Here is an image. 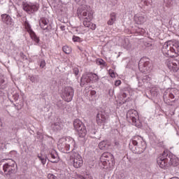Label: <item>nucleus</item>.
Wrapping results in <instances>:
<instances>
[{
    "label": "nucleus",
    "instance_id": "obj_26",
    "mask_svg": "<svg viewBox=\"0 0 179 179\" xmlns=\"http://www.w3.org/2000/svg\"><path fill=\"white\" fill-rule=\"evenodd\" d=\"M29 36H30L31 40L35 41V43L36 44H38V43H40V37L37 36V35L36 34V32L34 31V32L29 34Z\"/></svg>",
    "mask_w": 179,
    "mask_h": 179
},
{
    "label": "nucleus",
    "instance_id": "obj_48",
    "mask_svg": "<svg viewBox=\"0 0 179 179\" xmlns=\"http://www.w3.org/2000/svg\"><path fill=\"white\" fill-rule=\"evenodd\" d=\"M120 85H121V80H116L115 83V86H120Z\"/></svg>",
    "mask_w": 179,
    "mask_h": 179
},
{
    "label": "nucleus",
    "instance_id": "obj_30",
    "mask_svg": "<svg viewBox=\"0 0 179 179\" xmlns=\"http://www.w3.org/2000/svg\"><path fill=\"white\" fill-rule=\"evenodd\" d=\"M7 82L2 78H0V89H6Z\"/></svg>",
    "mask_w": 179,
    "mask_h": 179
},
{
    "label": "nucleus",
    "instance_id": "obj_17",
    "mask_svg": "<svg viewBox=\"0 0 179 179\" xmlns=\"http://www.w3.org/2000/svg\"><path fill=\"white\" fill-rule=\"evenodd\" d=\"M73 167H75V169H80V167L83 166V159L80 155L75 156L74 159H73Z\"/></svg>",
    "mask_w": 179,
    "mask_h": 179
},
{
    "label": "nucleus",
    "instance_id": "obj_52",
    "mask_svg": "<svg viewBox=\"0 0 179 179\" xmlns=\"http://www.w3.org/2000/svg\"><path fill=\"white\" fill-rule=\"evenodd\" d=\"M83 16H87V12H86V11L83 12Z\"/></svg>",
    "mask_w": 179,
    "mask_h": 179
},
{
    "label": "nucleus",
    "instance_id": "obj_56",
    "mask_svg": "<svg viewBox=\"0 0 179 179\" xmlns=\"http://www.w3.org/2000/svg\"><path fill=\"white\" fill-rule=\"evenodd\" d=\"M3 160H8L7 159H3Z\"/></svg>",
    "mask_w": 179,
    "mask_h": 179
},
{
    "label": "nucleus",
    "instance_id": "obj_43",
    "mask_svg": "<svg viewBox=\"0 0 179 179\" xmlns=\"http://www.w3.org/2000/svg\"><path fill=\"white\" fill-rule=\"evenodd\" d=\"M58 108H64V103L62 101H58L57 103Z\"/></svg>",
    "mask_w": 179,
    "mask_h": 179
},
{
    "label": "nucleus",
    "instance_id": "obj_7",
    "mask_svg": "<svg viewBox=\"0 0 179 179\" xmlns=\"http://www.w3.org/2000/svg\"><path fill=\"white\" fill-rule=\"evenodd\" d=\"M22 9L28 15H34L36 12H38V9H40V5L37 3H22Z\"/></svg>",
    "mask_w": 179,
    "mask_h": 179
},
{
    "label": "nucleus",
    "instance_id": "obj_12",
    "mask_svg": "<svg viewBox=\"0 0 179 179\" xmlns=\"http://www.w3.org/2000/svg\"><path fill=\"white\" fill-rule=\"evenodd\" d=\"M165 64L171 72H178L179 70V62L177 59H167Z\"/></svg>",
    "mask_w": 179,
    "mask_h": 179
},
{
    "label": "nucleus",
    "instance_id": "obj_45",
    "mask_svg": "<svg viewBox=\"0 0 179 179\" xmlns=\"http://www.w3.org/2000/svg\"><path fill=\"white\" fill-rule=\"evenodd\" d=\"M48 179H55V178H57V177L55 176H54V174L49 173L48 175Z\"/></svg>",
    "mask_w": 179,
    "mask_h": 179
},
{
    "label": "nucleus",
    "instance_id": "obj_11",
    "mask_svg": "<svg viewBox=\"0 0 179 179\" xmlns=\"http://www.w3.org/2000/svg\"><path fill=\"white\" fill-rule=\"evenodd\" d=\"M138 68L141 72L143 73H146L147 72L150 71V69L152 68V64L149 60H145V59H141L138 63Z\"/></svg>",
    "mask_w": 179,
    "mask_h": 179
},
{
    "label": "nucleus",
    "instance_id": "obj_49",
    "mask_svg": "<svg viewBox=\"0 0 179 179\" xmlns=\"http://www.w3.org/2000/svg\"><path fill=\"white\" fill-rule=\"evenodd\" d=\"M91 30H96V24H92L91 25Z\"/></svg>",
    "mask_w": 179,
    "mask_h": 179
},
{
    "label": "nucleus",
    "instance_id": "obj_42",
    "mask_svg": "<svg viewBox=\"0 0 179 179\" xmlns=\"http://www.w3.org/2000/svg\"><path fill=\"white\" fill-rule=\"evenodd\" d=\"M22 13L17 11V12L16 13L15 19H17V20H19V19H20V17H22Z\"/></svg>",
    "mask_w": 179,
    "mask_h": 179
},
{
    "label": "nucleus",
    "instance_id": "obj_50",
    "mask_svg": "<svg viewBox=\"0 0 179 179\" xmlns=\"http://www.w3.org/2000/svg\"><path fill=\"white\" fill-rule=\"evenodd\" d=\"M60 29H61V30H62V31H65V26H64V25H62V26L60 27Z\"/></svg>",
    "mask_w": 179,
    "mask_h": 179
},
{
    "label": "nucleus",
    "instance_id": "obj_29",
    "mask_svg": "<svg viewBox=\"0 0 179 179\" xmlns=\"http://www.w3.org/2000/svg\"><path fill=\"white\" fill-rule=\"evenodd\" d=\"M99 76L96 73H91V81L92 83L99 82Z\"/></svg>",
    "mask_w": 179,
    "mask_h": 179
},
{
    "label": "nucleus",
    "instance_id": "obj_47",
    "mask_svg": "<svg viewBox=\"0 0 179 179\" xmlns=\"http://www.w3.org/2000/svg\"><path fill=\"white\" fill-rule=\"evenodd\" d=\"M124 48H126V50H131V43H128L127 45H124Z\"/></svg>",
    "mask_w": 179,
    "mask_h": 179
},
{
    "label": "nucleus",
    "instance_id": "obj_24",
    "mask_svg": "<svg viewBox=\"0 0 179 179\" xmlns=\"http://www.w3.org/2000/svg\"><path fill=\"white\" fill-rule=\"evenodd\" d=\"M24 26L25 27V30H27V33L29 34L33 33L34 31H33V29H31V25H30V23H29V21L26 20L24 22Z\"/></svg>",
    "mask_w": 179,
    "mask_h": 179
},
{
    "label": "nucleus",
    "instance_id": "obj_6",
    "mask_svg": "<svg viewBox=\"0 0 179 179\" xmlns=\"http://www.w3.org/2000/svg\"><path fill=\"white\" fill-rule=\"evenodd\" d=\"M177 94H179V91L177 89L170 88L166 90L163 96L164 101L166 104H170L173 99H176Z\"/></svg>",
    "mask_w": 179,
    "mask_h": 179
},
{
    "label": "nucleus",
    "instance_id": "obj_36",
    "mask_svg": "<svg viewBox=\"0 0 179 179\" xmlns=\"http://www.w3.org/2000/svg\"><path fill=\"white\" fill-rule=\"evenodd\" d=\"M96 64L97 65H101L102 66H106L107 63L103 60L102 59H96Z\"/></svg>",
    "mask_w": 179,
    "mask_h": 179
},
{
    "label": "nucleus",
    "instance_id": "obj_55",
    "mask_svg": "<svg viewBox=\"0 0 179 179\" xmlns=\"http://www.w3.org/2000/svg\"><path fill=\"white\" fill-rule=\"evenodd\" d=\"M89 15H90V13H88V17H89Z\"/></svg>",
    "mask_w": 179,
    "mask_h": 179
},
{
    "label": "nucleus",
    "instance_id": "obj_40",
    "mask_svg": "<svg viewBox=\"0 0 179 179\" xmlns=\"http://www.w3.org/2000/svg\"><path fill=\"white\" fill-rule=\"evenodd\" d=\"M108 73H109L110 78H115V75H117L115 73V72H114V70H113V69H109Z\"/></svg>",
    "mask_w": 179,
    "mask_h": 179
},
{
    "label": "nucleus",
    "instance_id": "obj_18",
    "mask_svg": "<svg viewBox=\"0 0 179 179\" xmlns=\"http://www.w3.org/2000/svg\"><path fill=\"white\" fill-rule=\"evenodd\" d=\"M1 21L5 24H7V26H12L13 25V20L12 19V17L9 15L8 14H2L1 15Z\"/></svg>",
    "mask_w": 179,
    "mask_h": 179
},
{
    "label": "nucleus",
    "instance_id": "obj_31",
    "mask_svg": "<svg viewBox=\"0 0 179 179\" xmlns=\"http://www.w3.org/2000/svg\"><path fill=\"white\" fill-rule=\"evenodd\" d=\"M99 148L101 150H106L107 149V143L106 141H101L99 144Z\"/></svg>",
    "mask_w": 179,
    "mask_h": 179
},
{
    "label": "nucleus",
    "instance_id": "obj_39",
    "mask_svg": "<svg viewBox=\"0 0 179 179\" xmlns=\"http://www.w3.org/2000/svg\"><path fill=\"white\" fill-rule=\"evenodd\" d=\"M73 41L74 43H81L82 38H80L79 36H73Z\"/></svg>",
    "mask_w": 179,
    "mask_h": 179
},
{
    "label": "nucleus",
    "instance_id": "obj_21",
    "mask_svg": "<svg viewBox=\"0 0 179 179\" xmlns=\"http://www.w3.org/2000/svg\"><path fill=\"white\" fill-rule=\"evenodd\" d=\"M49 157H51L52 160L50 162L51 163H58L59 162V156H58V152L55 151V150H52L49 151Z\"/></svg>",
    "mask_w": 179,
    "mask_h": 179
},
{
    "label": "nucleus",
    "instance_id": "obj_2",
    "mask_svg": "<svg viewBox=\"0 0 179 179\" xmlns=\"http://www.w3.org/2000/svg\"><path fill=\"white\" fill-rule=\"evenodd\" d=\"M130 143L133 144L134 146H136L135 150H134V152L137 155L143 153L146 149V142H145V141H143V138L140 136H134L132 137L130 140Z\"/></svg>",
    "mask_w": 179,
    "mask_h": 179
},
{
    "label": "nucleus",
    "instance_id": "obj_27",
    "mask_svg": "<svg viewBox=\"0 0 179 179\" xmlns=\"http://www.w3.org/2000/svg\"><path fill=\"white\" fill-rule=\"evenodd\" d=\"M62 123L59 122H56L51 125V128L53 131H60Z\"/></svg>",
    "mask_w": 179,
    "mask_h": 179
},
{
    "label": "nucleus",
    "instance_id": "obj_9",
    "mask_svg": "<svg viewBox=\"0 0 179 179\" xmlns=\"http://www.w3.org/2000/svg\"><path fill=\"white\" fill-rule=\"evenodd\" d=\"M74 94L75 90L72 87H65L63 90V99L64 101H66L67 103L72 101Z\"/></svg>",
    "mask_w": 179,
    "mask_h": 179
},
{
    "label": "nucleus",
    "instance_id": "obj_1",
    "mask_svg": "<svg viewBox=\"0 0 179 179\" xmlns=\"http://www.w3.org/2000/svg\"><path fill=\"white\" fill-rule=\"evenodd\" d=\"M161 51L166 58H177L179 57V43L176 41H167L163 44Z\"/></svg>",
    "mask_w": 179,
    "mask_h": 179
},
{
    "label": "nucleus",
    "instance_id": "obj_5",
    "mask_svg": "<svg viewBox=\"0 0 179 179\" xmlns=\"http://www.w3.org/2000/svg\"><path fill=\"white\" fill-rule=\"evenodd\" d=\"M73 127L76 129L79 138H85L87 134V130H86V126L83 124V122L79 119H76L73 121Z\"/></svg>",
    "mask_w": 179,
    "mask_h": 179
},
{
    "label": "nucleus",
    "instance_id": "obj_53",
    "mask_svg": "<svg viewBox=\"0 0 179 179\" xmlns=\"http://www.w3.org/2000/svg\"><path fill=\"white\" fill-rule=\"evenodd\" d=\"M122 96L124 99H125L127 97V94L123 93Z\"/></svg>",
    "mask_w": 179,
    "mask_h": 179
},
{
    "label": "nucleus",
    "instance_id": "obj_4",
    "mask_svg": "<svg viewBox=\"0 0 179 179\" xmlns=\"http://www.w3.org/2000/svg\"><path fill=\"white\" fill-rule=\"evenodd\" d=\"M100 161L104 167H113L115 164L114 155L110 152H103L100 157Z\"/></svg>",
    "mask_w": 179,
    "mask_h": 179
},
{
    "label": "nucleus",
    "instance_id": "obj_25",
    "mask_svg": "<svg viewBox=\"0 0 179 179\" xmlns=\"http://www.w3.org/2000/svg\"><path fill=\"white\" fill-rule=\"evenodd\" d=\"M29 36H30L31 40L35 41V43L36 44H38V43H40V37L37 36V35L36 34V32L34 31V32L29 34Z\"/></svg>",
    "mask_w": 179,
    "mask_h": 179
},
{
    "label": "nucleus",
    "instance_id": "obj_23",
    "mask_svg": "<svg viewBox=\"0 0 179 179\" xmlns=\"http://www.w3.org/2000/svg\"><path fill=\"white\" fill-rule=\"evenodd\" d=\"M63 144L59 145L60 151L62 153H71V147L68 146L65 143H62Z\"/></svg>",
    "mask_w": 179,
    "mask_h": 179
},
{
    "label": "nucleus",
    "instance_id": "obj_38",
    "mask_svg": "<svg viewBox=\"0 0 179 179\" xmlns=\"http://www.w3.org/2000/svg\"><path fill=\"white\" fill-rule=\"evenodd\" d=\"M63 51L65 52V54H71V48H69L67 45H65L62 48Z\"/></svg>",
    "mask_w": 179,
    "mask_h": 179
},
{
    "label": "nucleus",
    "instance_id": "obj_19",
    "mask_svg": "<svg viewBox=\"0 0 179 179\" xmlns=\"http://www.w3.org/2000/svg\"><path fill=\"white\" fill-rule=\"evenodd\" d=\"M134 22L136 24H143L146 22V17L143 14L137 13L134 17Z\"/></svg>",
    "mask_w": 179,
    "mask_h": 179
},
{
    "label": "nucleus",
    "instance_id": "obj_54",
    "mask_svg": "<svg viewBox=\"0 0 179 179\" xmlns=\"http://www.w3.org/2000/svg\"><path fill=\"white\" fill-rule=\"evenodd\" d=\"M77 2H79V1H80V0H76Z\"/></svg>",
    "mask_w": 179,
    "mask_h": 179
},
{
    "label": "nucleus",
    "instance_id": "obj_14",
    "mask_svg": "<svg viewBox=\"0 0 179 179\" xmlns=\"http://www.w3.org/2000/svg\"><path fill=\"white\" fill-rule=\"evenodd\" d=\"M50 21L45 17H41L39 20V26L42 30H46V31H51L52 30V26L51 24L48 25Z\"/></svg>",
    "mask_w": 179,
    "mask_h": 179
},
{
    "label": "nucleus",
    "instance_id": "obj_35",
    "mask_svg": "<svg viewBox=\"0 0 179 179\" xmlns=\"http://www.w3.org/2000/svg\"><path fill=\"white\" fill-rule=\"evenodd\" d=\"M83 24L85 26V27H90V19L85 17L84 21H83Z\"/></svg>",
    "mask_w": 179,
    "mask_h": 179
},
{
    "label": "nucleus",
    "instance_id": "obj_22",
    "mask_svg": "<svg viewBox=\"0 0 179 179\" xmlns=\"http://www.w3.org/2000/svg\"><path fill=\"white\" fill-rule=\"evenodd\" d=\"M117 21V13H111L110 14V19L107 22V24H108V26H113V24H114V23H115V22Z\"/></svg>",
    "mask_w": 179,
    "mask_h": 179
},
{
    "label": "nucleus",
    "instance_id": "obj_3",
    "mask_svg": "<svg viewBox=\"0 0 179 179\" xmlns=\"http://www.w3.org/2000/svg\"><path fill=\"white\" fill-rule=\"evenodd\" d=\"M8 160V162L3 165V170L6 173V176L16 174L17 173V165L16 162L12 159H9Z\"/></svg>",
    "mask_w": 179,
    "mask_h": 179
},
{
    "label": "nucleus",
    "instance_id": "obj_8",
    "mask_svg": "<svg viewBox=\"0 0 179 179\" xmlns=\"http://www.w3.org/2000/svg\"><path fill=\"white\" fill-rule=\"evenodd\" d=\"M138 118L139 115H138V111L136 110H130L127 113V121H131L132 124L139 128L141 127V123H138Z\"/></svg>",
    "mask_w": 179,
    "mask_h": 179
},
{
    "label": "nucleus",
    "instance_id": "obj_32",
    "mask_svg": "<svg viewBox=\"0 0 179 179\" xmlns=\"http://www.w3.org/2000/svg\"><path fill=\"white\" fill-rule=\"evenodd\" d=\"M37 157H38V159H39V160L41 161V163H42V164H43V166H44V164H45V163H47V159H48V157H45L44 158V157L41 156V155H37Z\"/></svg>",
    "mask_w": 179,
    "mask_h": 179
},
{
    "label": "nucleus",
    "instance_id": "obj_46",
    "mask_svg": "<svg viewBox=\"0 0 179 179\" xmlns=\"http://www.w3.org/2000/svg\"><path fill=\"white\" fill-rule=\"evenodd\" d=\"M20 57L22 59H27V57L23 52H20Z\"/></svg>",
    "mask_w": 179,
    "mask_h": 179
},
{
    "label": "nucleus",
    "instance_id": "obj_13",
    "mask_svg": "<svg viewBox=\"0 0 179 179\" xmlns=\"http://www.w3.org/2000/svg\"><path fill=\"white\" fill-rule=\"evenodd\" d=\"M59 143H66L71 149V151L75 150V145H76L75 140L71 137H64L59 140Z\"/></svg>",
    "mask_w": 179,
    "mask_h": 179
},
{
    "label": "nucleus",
    "instance_id": "obj_41",
    "mask_svg": "<svg viewBox=\"0 0 179 179\" xmlns=\"http://www.w3.org/2000/svg\"><path fill=\"white\" fill-rule=\"evenodd\" d=\"M45 60L44 59H41V62H40V64H39V66L40 68H44V66H45Z\"/></svg>",
    "mask_w": 179,
    "mask_h": 179
},
{
    "label": "nucleus",
    "instance_id": "obj_10",
    "mask_svg": "<svg viewBox=\"0 0 179 179\" xmlns=\"http://www.w3.org/2000/svg\"><path fill=\"white\" fill-rule=\"evenodd\" d=\"M81 83H80V86H85V94L86 97H90V85H89V83H90V76L89 75H85L83 76V77L80 79Z\"/></svg>",
    "mask_w": 179,
    "mask_h": 179
},
{
    "label": "nucleus",
    "instance_id": "obj_37",
    "mask_svg": "<svg viewBox=\"0 0 179 179\" xmlns=\"http://www.w3.org/2000/svg\"><path fill=\"white\" fill-rule=\"evenodd\" d=\"M138 4L140 6H148L149 2H148V0H138Z\"/></svg>",
    "mask_w": 179,
    "mask_h": 179
},
{
    "label": "nucleus",
    "instance_id": "obj_28",
    "mask_svg": "<svg viewBox=\"0 0 179 179\" xmlns=\"http://www.w3.org/2000/svg\"><path fill=\"white\" fill-rule=\"evenodd\" d=\"M29 79L32 83L39 82L40 77L38 76H29Z\"/></svg>",
    "mask_w": 179,
    "mask_h": 179
},
{
    "label": "nucleus",
    "instance_id": "obj_20",
    "mask_svg": "<svg viewBox=\"0 0 179 179\" xmlns=\"http://www.w3.org/2000/svg\"><path fill=\"white\" fill-rule=\"evenodd\" d=\"M169 167L171 166H173V167H177V166H179V159L176 155L171 154L169 155Z\"/></svg>",
    "mask_w": 179,
    "mask_h": 179
},
{
    "label": "nucleus",
    "instance_id": "obj_16",
    "mask_svg": "<svg viewBox=\"0 0 179 179\" xmlns=\"http://www.w3.org/2000/svg\"><path fill=\"white\" fill-rule=\"evenodd\" d=\"M157 164L161 169H167L170 167V164L169 162V159L164 158V157H159L157 160Z\"/></svg>",
    "mask_w": 179,
    "mask_h": 179
},
{
    "label": "nucleus",
    "instance_id": "obj_44",
    "mask_svg": "<svg viewBox=\"0 0 179 179\" xmlns=\"http://www.w3.org/2000/svg\"><path fill=\"white\" fill-rule=\"evenodd\" d=\"M13 97L15 101H17V100H19V93H15L14 95H13Z\"/></svg>",
    "mask_w": 179,
    "mask_h": 179
},
{
    "label": "nucleus",
    "instance_id": "obj_33",
    "mask_svg": "<svg viewBox=\"0 0 179 179\" xmlns=\"http://www.w3.org/2000/svg\"><path fill=\"white\" fill-rule=\"evenodd\" d=\"M135 33H137V34H139L140 36H143V34L146 33V31L143 28H138L137 29H136Z\"/></svg>",
    "mask_w": 179,
    "mask_h": 179
},
{
    "label": "nucleus",
    "instance_id": "obj_15",
    "mask_svg": "<svg viewBox=\"0 0 179 179\" xmlns=\"http://www.w3.org/2000/svg\"><path fill=\"white\" fill-rule=\"evenodd\" d=\"M96 121L98 125H104V124L107 122V116H106V113L103 111L99 112L96 115Z\"/></svg>",
    "mask_w": 179,
    "mask_h": 179
},
{
    "label": "nucleus",
    "instance_id": "obj_34",
    "mask_svg": "<svg viewBox=\"0 0 179 179\" xmlns=\"http://www.w3.org/2000/svg\"><path fill=\"white\" fill-rule=\"evenodd\" d=\"M73 73L75 75L76 79H79V68L74 67L73 69Z\"/></svg>",
    "mask_w": 179,
    "mask_h": 179
},
{
    "label": "nucleus",
    "instance_id": "obj_51",
    "mask_svg": "<svg viewBox=\"0 0 179 179\" xmlns=\"http://www.w3.org/2000/svg\"><path fill=\"white\" fill-rule=\"evenodd\" d=\"M90 94H91V96H94V94H96V91H94V90L91 91Z\"/></svg>",
    "mask_w": 179,
    "mask_h": 179
}]
</instances>
